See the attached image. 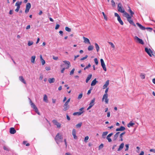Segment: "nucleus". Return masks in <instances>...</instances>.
I'll list each match as a JSON object with an SVG mask.
<instances>
[{"mask_svg":"<svg viewBox=\"0 0 155 155\" xmlns=\"http://www.w3.org/2000/svg\"><path fill=\"white\" fill-rule=\"evenodd\" d=\"M63 137L62 134L60 133H58L56 136L55 140L58 144L62 142Z\"/></svg>","mask_w":155,"mask_h":155,"instance_id":"nucleus-1","label":"nucleus"},{"mask_svg":"<svg viewBox=\"0 0 155 155\" xmlns=\"http://www.w3.org/2000/svg\"><path fill=\"white\" fill-rule=\"evenodd\" d=\"M22 2L21 1H18L15 4V6L17 7L15 9V12H18L19 11L20 8V6L22 4Z\"/></svg>","mask_w":155,"mask_h":155,"instance_id":"nucleus-2","label":"nucleus"},{"mask_svg":"<svg viewBox=\"0 0 155 155\" xmlns=\"http://www.w3.org/2000/svg\"><path fill=\"white\" fill-rule=\"evenodd\" d=\"M134 39L137 42L139 43L142 45H143L144 44L143 41L141 39L138 38L137 36H135L134 37Z\"/></svg>","mask_w":155,"mask_h":155,"instance_id":"nucleus-3","label":"nucleus"},{"mask_svg":"<svg viewBox=\"0 0 155 155\" xmlns=\"http://www.w3.org/2000/svg\"><path fill=\"white\" fill-rule=\"evenodd\" d=\"M102 101H104L106 104H108L109 102L108 95H104L102 98Z\"/></svg>","mask_w":155,"mask_h":155,"instance_id":"nucleus-4","label":"nucleus"},{"mask_svg":"<svg viewBox=\"0 0 155 155\" xmlns=\"http://www.w3.org/2000/svg\"><path fill=\"white\" fill-rule=\"evenodd\" d=\"M117 8L118 11L121 12V13H123L125 11L124 8H123L122 7V5L121 3H119L118 4L117 6Z\"/></svg>","mask_w":155,"mask_h":155,"instance_id":"nucleus-5","label":"nucleus"},{"mask_svg":"<svg viewBox=\"0 0 155 155\" xmlns=\"http://www.w3.org/2000/svg\"><path fill=\"white\" fill-rule=\"evenodd\" d=\"M101 64L103 69L105 71H107V69L106 67V66L105 63L104 61L102 59H101L100 60Z\"/></svg>","mask_w":155,"mask_h":155,"instance_id":"nucleus-6","label":"nucleus"},{"mask_svg":"<svg viewBox=\"0 0 155 155\" xmlns=\"http://www.w3.org/2000/svg\"><path fill=\"white\" fill-rule=\"evenodd\" d=\"M31 5L30 3H27L26 6V9L25 10V13H28L29 10V9L31 8Z\"/></svg>","mask_w":155,"mask_h":155,"instance_id":"nucleus-7","label":"nucleus"},{"mask_svg":"<svg viewBox=\"0 0 155 155\" xmlns=\"http://www.w3.org/2000/svg\"><path fill=\"white\" fill-rule=\"evenodd\" d=\"M145 51L147 53V54L150 56H152V54L153 55L152 53L153 52L150 49H148L147 48H145Z\"/></svg>","mask_w":155,"mask_h":155,"instance_id":"nucleus-8","label":"nucleus"},{"mask_svg":"<svg viewBox=\"0 0 155 155\" xmlns=\"http://www.w3.org/2000/svg\"><path fill=\"white\" fill-rule=\"evenodd\" d=\"M63 110L64 111H66L69 108L70 106L68 103H67L65 102L63 106Z\"/></svg>","mask_w":155,"mask_h":155,"instance_id":"nucleus-9","label":"nucleus"},{"mask_svg":"<svg viewBox=\"0 0 155 155\" xmlns=\"http://www.w3.org/2000/svg\"><path fill=\"white\" fill-rule=\"evenodd\" d=\"M52 122L55 125H56L58 128H60L61 127V124L57 120H53L52 121Z\"/></svg>","mask_w":155,"mask_h":155,"instance_id":"nucleus-10","label":"nucleus"},{"mask_svg":"<svg viewBox=\"0 0 155 155\" xmlns=\"http://www.w3.org/2000/svg\"><path fill=\"white\" fill-rule=\"evenodd\" d=\"M63 62L66 65V67L65 68L66 69H68L71 66V64L69 61H63Z\"/></svg>","mask_w":155,"mask_h":155,"instance_id":"nucleus-11","label":"nucleus"},{"mask_svg":"<svg viewBox=\"0 0 155 155\" xmlns=\"http://www.w3.org/2000/svg\"><path fill=\"white\" fill-rule=\"evenodd\" d=\"M72 135L73 136L74 138V139L76 140L78 139V137L76 135V130L74 129H73L72 130Z\"/></svg>","mask_w":155,"mask_h":155,"instance_id":"nucleus-12","label":"nucleus"},{"mask_svg":"<svg viewBox=\"0 0 155 155\" xmlns=\"http://www.w3.org/2000/svg\"><path fill=\"white\" fill-rule=\"evenodd\" d=\"M123 13V16L126 17L127 19L128 18H131V16H130L126 12L124 11Z\"/></svg>","mask_w":155,"mask_h":155,"instance_id":"nucleus-13","label":"nucleus"},{"mask_svg":"<svg viewBox=\"0 0 155 155\" xmlns=\"http://www.w3.org/2000/svg\"><path fill=\"white\" fill-rule=\"evenodd\" d=\"M16 132L15 128L13 127L11 128L10 129V133L12 134H14Z\"/></svg>","mask_w":155,"mask_h":155,"instance_id":"nucleus-14","label":"nucleus"},{"mask_svg":"<svg viewBox=\"0 0 155 155\" xmlns=\"http://www.w3.org/2000/svg\"><path fill=\"white\" fill-rule=\"evenodd\" d=\"M19 80L21 81L24 84H26V82L25 81V80L24 78L23 77L21 76H19Z\"/></svg>","mask_w":155,"mask_h":155,"instance_id":"nucleus-15","label":"nucleus"},{"mask_svg":"<svg viewBox=\"0 0 155 155\" xmlns=\"http://www.w3.org/2000/svg\"><path fill=\"white\" fill-rule=\"evenodd\" d=\"M125 129V128L123 127V126H121L120 127V128H118L116 129V131H122L124 130Z\"/></svg>","mask_w":155,"mask_h":155,"instance_id":"nucleus-16","label":"nucleus"},{"mask_svg":"<svg viewBox=\"0 0 155 155\" xmlns=\"http://www.w3.org/2000/svg\"><path fill=\"white\" fill-rule=\"evenodd\" d=\"M119 132H117L114 135L113 138V140L114 141H115L116 140L117 138L119 136Z\"/></svg>","mask_w":155,"mask_h":155,"instance_id":"nucleus-17","label":"nucleus"},{"mask_svg":"<svg viewBox=\"0 0 155 155\" xmlns=\"http://www.w3.org/2000/svg\"><path fill=\"white\" fill-rule=\"evenodd\" d=\"M28 99L30 100V103L32 107L34 109H35V108L36 107L35 105L32 102L30 98H28Z\"/></svg>","mask_w":155,"mask_h":155,"instance_id":"nucleus-18","label":"nucleus"},{"mask_svg":"<svg viewBox=\"0 0 155 155\" xmlns=\"http://www.w3.org/2000/svg\"><path fill=\"white\" fill-rule=\"evenodd\" d=\"M28 99L30 100V103L32 107L34 109H35V108L36 107L35 105L32 102L30 98H28Z\"/></svg>","mask_w":155,"mask_h":155,"instance_id":"nucleus-19","label":"nucleus"},{"mask_svg":"<svg viewBox=\"0 0 155 155\" xmlns=\"http://www.w3.org/2000/svg\"><path fill=\"white\" fill-rule=\"evenodd\" d=\"M28 99L30 100V103L32 107L34 109H35V108L36 107L35 105L32 102L30 98H28Z\"/></svg>","mask_w":155,"mask_h":155,"instance_id":"nucleus-20","label":"nucleus"},{"mask_svg":"<svg viewBox=\"0 0 155 155\" xmlns=\"http://www.w3.org/2000/svg\"><path fill=\"white\" fill-rule=\"evenodd\" d=\"M55 81V79L54 78H49L48 79V81L50 84L53 83Z\"/></svg>","mask_w":155,"mask_h":155,"instance_id":"nucleus-21","label":"nucleus"},{"mask_svg":"<svg viewBox=\"0 0 155 155\" xmlns=\"http://www.w3.org/2000/svg\"><path fill=\"white\" fill-rule=\"evenodd\" d=\"M124 143H121L119 146V147L117 150L118 151L121 150L124 147Z\"/></svg>","mask_w":155,"mask_h":155,"instance_id":"nucleus-22","label":"nucleus"},{"mask_svg":"<svg viewBox=\"0 0 155 155\" xmlns=\"http://www.w3.org/2000/svg\"><path fill=\"white\" fill-rule=\"evenodd\" d=\"M136 24L142 30H144L146 29V28L138 23H137Z\"/></svg>","mask_w":155,"mask_h":155,"instance_id":"nucleus-23","label":"nucleus"},{"mask_svg":"<svg viewBox=\"0 0 155 155\" xmlns=\"http://www.w3.org/2000/svg\"><path fill=\"white\" fill-rule=\"evenodd\" d=\"M109 84V81L108 80L107 81L105 84L103 86V89H104L107 88Z\"/></svg>","mask_w":155,"mask_h":155,"instance_id":"nucleus-24","label":"nucleus"},{"mask_svg":"<svg viewBox=\"0 0 155 155\" xmlns=\"http://www.w3.org/2000/svg\"><path fill=\"white\" fill-rule=\"evenodd\" d=\"M131 18H127V21H129L130 24H132L134 26H136L135 24L133 22V20L131 19Z\"/></svg>","mask_w":155,"mask_h":155,"instance_id":"nucleus-25","label":"nucleus"},{"mask_svg":"<svg viewBox=\"0 0 155 155\" xmlns=\"http://www.w3.org/2000/svg\"><path fill=\"white\" fill-rule=\"evenodd\" d=\"M97 82V81H96V79L95 78L92 81L91 84V86H94Z\"/></svg>","mask_w":155,"mask_h":155,"instance_id":"nucleus-26","label":"nucleus"},{"mask_svg":"<svg viewBox=\"0 0 155 155\" xmlns=\"http://www.w3.org/2000/svg\"><path fill=\"white\" fill-rule=\"evenodd\" d=\"M95 99L94 98L91 101L90 103L89 104V105L91 107H93L94 105V102L95 101Z\"/></svg>","mask_w":155,"mask_h":155,"instance_id":"nucleus-27","label":"nucleus"},{"mask_svg":"<svg viewBox=\"0 0 155 155\" xmlns=\"http://www.w3.org/2000/svg\"><path fill=\"white\" fill-rule=\"evenodd\" d=\"M92 76V75L91 74H89L88 75L86 80V82L87 83L89 81L91 78Z\"/></svg>","mask_w":155,"mask_h":155,"instance_id":"nucleus-28","label":"nucleus"},{"mask_svg":"<svg viewBox=\"0 0 155 155\" xmlns=\"http://www.w3.org/2000/svg\"><path fill=\"white\" fill-rule=\"evenodd\" d=\"M36 57L35 56H32L31 58V62L33 63H34L35 62V59Z\"/></svg>","mask_w":155,"mask_h":155,"instance_id":"nucleus-29","label":"nucleus"},{"mask_svg":"<svg viewBox=\"0 0 155 155\" xmlns=\"http://www.w3.org/2000/svg\"><path fill=\"white\" fill-rule=\"evenodd\" d=\"M83 113V111L74 112L73 114L74 115H80Z\"/></svg>","mask_w":155,"mask_h":155,"instance_id":"nucleus-30","label":"nucleus"},{"mask_svg":"<svg viewBox=\"0 0 155 155\" xmlns=\"http://www.w3.org/2000/svg\"><path fill=\"white\" fill-rule=\"evenodd\" d=\"M83 39L84 40V42L85 43L87 42L89 44H90V41L88 38H86L85 37H83Z\"/></svg>","mask_w":155,"mask_h":155,"instance_id":"nucleus-31","label":"nucleus"},{"mask_svg":"<svg viewBox=\"0 0 155 155\" xmlns=\"http://www.w3.org/2000/svg\"><path fill=\"white\" fill-rule=\"evenodd\" d=\"M43 101H45L46 103L48 102V97L47 95L46 94H44V95Z\"/></svg>","mask_w":155,"mask_h":155,"instance_id":"nucleus-32","label":"nucleus"},{"mask_svg":"<svg viewBox=\"0 0 155 155\" xmlns=\"http://www.w3.org/2000/svg\"><path fill=\"white\" fill-rule=\"evenodd\" d=\"M125 134V132H124L122 133H121L120 135V140L121 141H123V139L122 138L123 135L124 134Z\"/></svg>","mask_w":155,"mask_h":155,"instance_id":"nucleus-33","label":"nucleus"},{"mask_svg":"<svg viewBox=\"0 0 155 155\" xmlns=\"http://www.w3.org/2000/svg\"><path fill=\"white\" fill-rule=\"evenodd\" d=\"M134 124H135L134 123H132L131 121L127 124V127H132Z\"/></svg>","mask_w":155,"mask_h":155,"instance_id":"nucleus-34","label":"nucleus"},{"mask_svg":"<svg viewBox=\"0 0 155 155\" xmlns=\"http://www.w3.org/2000/svg\"><path fill=\"white\" fill-rule=\"evenodd\" d=\"M117 20L121 25H123V24H124L123 22L122 21V20H121V18L120 17H118V18H117Z\"/></svg>","mask_w":155,"mask_h":155,"instance_id":"nucleus-35","label":"nucleus"},{"mask_svg":"<svg viewBox=\"0 0 155 155\" xmlns=\"http://www.w3.org/2000/svg\"><path fill=\"white\" fill-rule=\"evenodd\" d=\"M95 48L96 49L97 51V52H98L100 48L98 45L97 43H95Z\"/></svg>","mask_w":155,"mask_h":155,"instance_id":"nucleus-36","label":"nucleus"},{"mask_svg":"<svg viewBox=\"0 0 155 155\" xmlns=\"http://www.w3.org/2000/svg\"><path fill=\"white\" fill-rule=\"evenodd\" d=\"M108 133V132L107 131L103 132L102 134V137L103 138H105V136L107 135Z\"/></svg>","mask_w":155,"mask_h":155,"instance_id":"nucleus-37","label":"nucleus"},{"mask_svg":"<svg viewBox=\"0 0 155 155\" xmlns=\"http://www.w3.org/2000/svg\"><path fill=\"white\" fill-rule=\"evenodd\" d=\"M82 125V123L80 122L76 125V127L77 128H80Z\"/></svg>","mask_w":155,"mask_h":155,"instance_id":"nucleus-38","label":"nucleus"},{"mask_svg":"<svg viewBox=\"0 0 155 155\" xmlns=\"http://www.w3.org/2000/svg\"><path fill=\"white\" fill-rule=\"evenodd\" d=\"M129 8L130 9L128 10V11L130 13L131 15L130 16H131V17H133V15L134 14V13L131 10L130 8Z\"/></svg>","mask_w":155,"mask_h":155,"instance_id":"nucleus-39","label":"nucleus"},{"mask_svg":"<svg viewBox=\"0 0 155 155\" xmlns=\"http://www.w3.org/2000/svg\"><path fill=\"white\" fill-rule=\"evenodd\" d=\"M94 48V47L92 45H90L88 48V50L89 51H92Z\"/></svg>","mask_w":155,"mask_h":155,"instance_id":"nucleus-40","label":"nucleus"},{"mask_svg":"<svg viewBox=\"0 0 155 155\" xmlns=\"http://www.w3.org/2000/svg\"><path fill=\"white\" fill-rule=\"evenodd\" d=\"M108 43L111 45V47L113 48V50H114L115 49V46L114 44L111 42H109Z\"/></svg>","mask_w":155,"mask_h":155,"instance_id":"nucleus-41","label":"nucleus"},{"mask_svg":"<svg viewBox=\"0 0 155 155\" xmlns=\"http://www.w3.org/2000/svg\"><path fill=\"white\" fill-rule=\"evenodd\" d=\"M102 14L103 15L104 19L106 21H107V16L105 15L104 12H102Z\"/></svg>","mask_w":155,"mask_h":155,"instance_id":"nucleus-42","label":"nucleus"},{"mask_svg":"<svg viewBox=\"0 0 155 155\" xmlns=\"http://www.w3.org/2000/svg\"><path fill=\"white\" fill-rule=\"evenodd\" d=\"M65 30L66 31H67L68 32H70L71 31V29L68 27H66L65 28Z\"/></svg>","mask_w":155,"mask_h":155,"instance_id":"nucleus-43","label":"nucleus"},{"mask_svg":"<svg viewBox=\"0 0 155 155\" xmlns=\"http://www.w3.org/2000/svg\"><path fill=\"white\" fill-rule=\"evenodd\" d=\"M33 42L32 41H29L28 43V46H30L31 45H33Z\"/></svg>","mask_w":155,"mask_h":155,"instance_id":"nucleus-44","label":"nucleus"},{"mask_svg":"<svg viewBox=\"0 0 155 155\" xmlns=\"http://www.w3.org/2000/svg\"><path fill=\"white\" fill-rule=\"evenodd\" d=\"M126 147V149L125 150V151H127L129 149V144H127L125 145Z\"/></svg>","mask_w":155,"mask_h":155,"instance_id":"nucleus-45","label":"nucleus"},{"mask_svg":"<svg viewBox=\"0 0 155 155\" xmlns=\"http://www.w3.org/2000/svg\"><path fill=\"white\" fill-rule=\"evenodd\" d=\"M111 2L112 3V5L113 7H115L116 6L113 0L111 1Z\"/></svg>","mask_w":155,"mask_h":155,"instance_id":"nucleus-46","label":"nucleus"},{"mask_svg":"<svg viewBox=\"0 0 155 155\" xmlns=\"http://www.w3.org/2000/svg\"><path fill=\"white\" fill-rule=\"evenodd\" d=\"M140 77L141 79H144L145 78V74H141L140 75Z\"/></svg>","mask_w":155,"mask_h":155,"instance_id":"nucleus-47","label":"nucleus"},{"mask_svg":"<svg viewBox=\"0 0 155 155\" xmlns=\"http://www.w3.org/2000/svg\"><path fill=\"white\" fill-rule=\"evenodd\" d=\"M104 147V144L103 143H101L99 146V150H100L101 149H102Z\"/></svg>","mask_w":155,"mask_h":155,"instance_id":"nucleus-48","label":"nucleus"},{"mask_svg":"<svg viewBox=\"0 0 155 155\" xmlns=\"http://www.w3.org/2000/svg\"><path fill=\"white\" fill-rule=\"evenodd\" d=\"M35 112L37 113L39 115H40V113L38 111V108H37V107H36V108H35Z\"/></svg>","mask_w":155,"mask_h":155,"instance_id":"nucleus-49","label":"nucleus"},{"mask_svg":"<svg viewBox=\"0 0 155 155\" xmlns=\"http://www.w3.org/2000/svg\"><path fill=\"white\" fill-rule=\"evenodd\" d=\"M91 64H88V65L87 66H86L84 68V70H85L86 69L89 68H90V67H91Z\"/></svg>","mask_w":155,"mask_h":155,"instance_id":"nucleus-50","label":"nucleus"},{"mask_svg":"<svg viewBox=\"0 0 155 155\" xmlns=\"http://www.w3.org/2000/svg\"><path fill=\"white\" fill-rule=\"evenodd\" d=\"M88 57V56L87 55H86L85 57H84L80 59V60L81 61L84 60L85 59H86Z\"/></svg>","mask_w":155,"mask_h":155,"instance_id":"nucleus-51","label":"nucleus"},{"mask_svg":"<svg viewBox=\"0 0 155 155\" xmlns=\"http://www.w3.org/2000/svg\"><path fill=\"white\" fill-rule=\"evenodd\" d=\"M82 96H83V94L82 93L80 94L78 96V99H81L82 98Z\"/></svg>","mask_w":155,"mask_h":155,"instance_id":"nucleus-52","label":"nucleus"},{"mask_svg":"<svg viewBox=\"0 0 155 155\" xmlns=\"http://www.w3.org/2000/svg\"><path fill=\"white\" fill-rule=\"evenodd\" d=\"M74 70H75V69L74 68H73L72 70L71 71L70 73V75H72L73 74Z\"/></svg>","mask_w":155,"mask_h":155,"instance_id":"nucleus-53","label":"nucleus"},{"mask_svg":"<svg viewBox=\"0 0 155 155\" xmlns=\"http://www.w3.org/2000/svg\"><path fill=\"white\" fill-rule=\"evenodd\" d=\"M53 58V59L54 60H58V57L57 56H52Z\"/></svg>","mask_w":155,"mask_h":155,"instance_id":"nucleus-54","label":"nucleus"},{"mask_svg":"<svg viewBox=\"0 0 155 155\" xmlns=\"http://www.w3.org/2000/svg\"><path fill=\"white\" fill-rule=\"evenodd\" d=\"M108 88H107L105 91V93L104 94V95H108L107 92L108 91Z\"/></svg>","mask_w":155,"mask_h":155,"instance_id":"nucleus-55","label":"nucleus"},{"mask_svg":"<svg viewBox=\"0 0 155 155\" xmlns=\"http://www.w3.org/2000/svg\"><path fill=\"white\" fill-rule=\"evenodd\" d=\"M89 139V137L88 136H86L84 139V141L86 142H87V141Z\"/></svg>","mask_w":155,"mask_h":155,"instance_id":"nucleus-56","label":"nucleus"},{"mask_svg":"<svg viewBox=\"0 0 155 155\" xmlns=\"http://www.w3.org/2000/svg\"><path fill=\"white\" fill-rule=\"evenodd\" d=\"M94 62H95V64L96 65H97L98 64V61L97 59V58H94Z\"/></svg>","mask_w":155,"mask_h":155,"instance_id":"nucleus-57","label":"nucleus"},{"mask_svg":"<svg viewBox=\"0 0 155 155\" xmlns=\"http://www.w3.org/2000/svg\"><path fill=\"white\" fill-rule=\"evenodd\" d=\"M107 139L108 140V142H111L112 141V140L110 137H108L107 136Z\"/></svg>","mask_w":155,"mask_h":155,"instance_id":"nucleus-58","label":"nucleus"},{"mask_svg":"<svg viewBox=\"0 0 155 155\" xmlns=\"http://www.w3.org/2000/svg\"><path fill=\"white\" fill-rule=\"evenodd\" d=\"M3 149L5 150H7V151L9 150V149H8V148L6 146H4Z\"/></svg>","mask_w":155,"mask_h":155,"instance_id":"nucleus-59","label":"nucleus"},{"mask_svg":"<svg viewBox=\"0 0 155 155\" xmlns=\"http://www.w3.org/2000/svg\"><path fill=\"white\" fill-rule=\"evenodd\" d=\"M60 25L59 24H57L55 27V29L56 30L58 29Z\"/></svg>","mask_w":155,"mask_h":155,"instance_id":"nucleus-60","label":"nucleus"},{"mask_svg":"<svg viewBox=\"0 0 155 155\" xmlns=\"http://www.w3.org/2000/svg\"><path fill=\"white\" fill-rule=\"evenodd\" d=\"M41 63L42 65H43L45 64V61L44 59L42 60H41Z\"/></svg>","mask_w":155,"mask_h":155,"instance_id":"nucleus-61","label":"nucleus"},{"mask_svg":"<svg viewBox=\"0 0 155 155\" xmlns=\"http://www.w3.org/2000/svg\"><path fill=\"white\" fill-rule=\"evenodd\" d=\"M45 68L47 71H49L51 69V68L50 67H46Z\"/></svg>","mask_w":155,"mask_h":155,"instance_id":"nucleus-62","label":"nucleus"},{"mask_svg":"<svg viewBox=\"0 0 155 155\" xmlns=\"http://www.w3.org/2000/svg\"><path fill=\"white\" fill-rule=\"evenodd\" d=\"M43 78V75L42 74H40V77H39V79L41 80Z\"/></svg>","mask_w":155,"mask_h":155,"instance_id":"nucleus-63","label":"nucleus"},{"mask_svg":"<svg viewBox=\"0 0 155 155\" xmlns=\"http://www.w3.org/2000/svg\"><path fill=\"white\" fill-rule=\"evenodd\" d=\"M114 15L115 17H117V18L120 17L119 15L116 13H114Z\"/></svg>","mask_w":155,"mask_h":155,"instance_id":"nucleus-64","label":"nucleus"}]
</instances>
